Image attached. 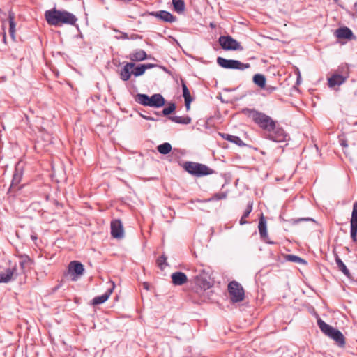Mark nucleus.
<instances>
[{
    "label": "nucleus",
    "instance_id": "nucleus-22",
    "mask_svg": "<svg viewBox=\"0 0 357 357\" xmlns=\"http://www.w3.org/2000/svg\"><path fill=\"white\" fill-rule=\"evenodd\" d=\"M9 30L8 33L13 41L15 40L16 24L15 22V17L13 14H10L8 17Z\"/></svg>",
    "mask_w": 357,
    "mask_h": 357
},
{
    "label": "nucleus",
    "instance_id": "nucleus-4",
    "mask_svg": "<svg viewBox=\"0 0 357 357\" xmlns=\"http://www.w3.org/2000/svg\"><path fill=\"white\" fill-rule=\"evenodd\" d=\"M135 100L144 105L152 107H161L165 105V99L162 95L156 93L149 97L146 94L139 93L136 96Z\"/></svg>",
    "mask_w": 357,
    "mask_h": 357
},
{
    "label": "nucleus",
    "instance_id": "nucleus-14",
    "mask_svg": "<svg viewBox=\"0 0 357 357\" xmlns=\"http://www.w3.org/2000/svg\"><path fill=\"white\" fill-rule=\"evenodd\" d=\"M111 234L115 238H121L123 237V227L120 220H115L111 222Z\"/></svg>",
    "mask_w": 357,
    "mask_h": 357
},
{
    "label": "nucleus",
    "instance_id": "nucleus-31",
    "mask_svg": "<svg viewBox=\"0 0 357 357\" xmlns=\"http://www.w3.org/2000/svg\"><path fill=\"white\" fill-rule=\"evenodd\" d=\"M174 122L182 124H188L191 121V119L189 116H173L170 118Z\"/></svg>",
    "mask_w": 357,
    "mask_h": 357
},
{
    "label": "nucleus",
    "instance_id": "nucleus-43",
    "mask_svg": "<svg viewBox=\"0 0 357 357\" xmlns=\"http://www.w3.org/2000/svg\"><path fill=\"white\" fill-rule=\"evenodd\" d=\"M16 178H17V175H15L14 178H13V181H12V185H13V183L16 180Z\"/></svg>",
    "mask_w": 357,
    "mask_h": 357
},
{
    "label": "nucleus",
    "instance_id": "nucleus-16",
    "mask_svg": "<svg viewBox=\"0 0 357 357\" xmlns=\"http://www.w3.org/2000/svg\"><path fill=\"white\" fill-rule=\"evenodd\" d=\"M258 228H259V232L261 238H263L264 241H266V242L268 243H270V244L273 243L271 241H268L266 240L268 238L266 220L265 217L263 215H261L259 218Z\"/></svg>",
    "mask_w": 357,
    "mask_h": 357
},
{
    "label": "nucleus",
    "instance_id": "nucleus-40",
    "mask_svg": "<svg viewBox=\"0 0 357 357\" xmlns=\"http://www.w3.org/2000/svg\"><path fill=\"white\" fill-rule=\"evenodd\" d=\"M142 116L144 119H147V120H152V121H155V119H153V117L149 116L142 115Z\"/></svg>",
    "mask_w": 357,
    "mask_h": 357
},
{
    "label": "nucleus",
    "instance_id": "nucleus-10",
    "mask_svg": "<svg viewBox=\"0 0 357 357\" xmlns=\"http://www.w3.org/2000/svg\"><path fill=\"white\" fill-rule=\"evenodd\" d=\"M84 271V266L79 261H73L68 265V272L73 275L72 280L74 281L83 274Z\"/></svg>",
    "mask_w": 357,
    "mask_h": 357
},
{
    "label": "nucleus",
    "instance_id": "nucleus-34",
    "mask_svg": "<svg viewBox=\"0 0 357 357\" xmlns=\"http://www.w3.org/2000/svg\"><path fill=\"white\" fill-rule=\"evenodd\" d=\"M252 211V206L251 205H248L245 211L244 212V214L243 215V216L241 217V220H240V224L241 225H244L247 222L245 220V218L247 217H248V215H250V212Z\"/></svg>",
    "mask_w": 357,
    "mask_h": 357
},
{
    "label": "nucleus",
    "instance_id": "nucleus-5",
    "mask_svg": "<svg viewBox=\"0 0 357 357\" xmlns=\"http://www.w3.org/2000/svg\"><path fill=\"white\" fill-rule=\"evenodd\" d=\"M265 137L275 142H283L287 140L288 135L275 121L274 126L265 132Z\"/></svg>",
    "mask_w": 357,
    "mask_h": 357
},
{
    "label": "nucleus",
    "instance_id": "nucleus-33",
    "mask_svg": "<svg viewBox=\"0 0 357 357\" xmlns=\"http://www.w3.org/2000/svg\"><path fill=\"white\" fill-rule=\"evenodd\" d=\"M167 257H165L164 255L158 258L157 262L161 270L165 269V268L167 266Z\"/></svg>",
    "mask_w": 357,
    "mask_h": 357
},
{
    "label": "nucleus",
    "instance_id": "nucleus-26",
    "mask_svg": "<svg viewBox=\"0 0 357 357\" xmlns=\"http://www.w3.org/2000/svg\"><path fill=\"white\" fill-rule=\"evenodd\" d=\"M221 136L223 139L231 142L232 143H234L238 145H241L243 144L242 140L237 136L231 135L229 134L223 133L221 134Z\"/></svg>",
    "mask_w": 357,
    "mask_h": 357
},
{
    "label": "nucleus",
    "instance_id": "nucleus-3",
    "mask_svg": "<svg viewBox=\"0 0 357 357\" xmlns=\"http://www.w3.org/2000/svg\"><path fill=\"white\" fill-rule=\"evenodd\" d=\"M317 325L323 333L333 339L340 346H344L345 344L343 334L337 329L332 327L325 323L322 319H318Z\"/></svg>",
    "mask_w": 357,
    "mask_h": 357
},
{
    "label": "nucleus",
    "instance_id": "nucleus-36",
    "mask_svg": "<svg viewBox=\"0 0 357 357\" xmlns=\"http://www.w3.org/2000/svg\"><path fill=\"white\" fill-rule=\"evenodd\" d=\"M175 105L174 103H171L168 105L167 107H165L163 110H162V114L165 115V116H167V115H169L171 113H172L174 110H175Z\"/></svg>",
    "mask_w": 357,
    "mask_h": 357
},
{
    "label": "nucleus",
    "instance_id": "nucleus-42",
    "mask_svg": "<svg viewBox=\"0 0 357 357\" xmlns=\"http://www.w3.org/2000/svg\"><path fill=\"white\" fill-rule=\"evenodd\" d=\"M143 286H144V287L146 290H149V284H148L147 282H144V283L143 284Z\"/></svg>",
    "mask_w": 357,
    "mask_h": 357
},
{
    "label": "nucleus",
    "instance_id": "nucleus-41",
    "mask_svg": "<svg viewBox=\"0 0 357 357\" xmlns=\"http://www.w3.org/2000/svg\"><path fill=\"white\" fill-rule=\"evenodd\" d=\"M340 144L344 147H347L348 146L345 140L341 141Z\"/></svg>",
    "mask_w": 357,
    "mask_h": 357
},
{
    "label": "nucleus",
    "instance_id": "nucleus-39",
    "mask_svg": "<svg viewBox=\"0 0 357 357\" xmlns=\"http://www.w3.org/2000/svg\"><path fill=\"white\" fill-rule=\"evenodd\" d=\"M301 220H312V219H310V218L296 219V220H294V222L297 223Z\"/></svg>",
    "mask_w": 357,
    "mask_h": 357
},
{
    "label": "nucleus",
    "instance_id": "nucleus-8",
    "mask_svg": "<svg viewBox=\"0 0 357 357\" xmlns=\"http://www.w3.org/2000/svg\"><path fill=\"white\" fill-rule=\"evenodd\" d=\"M217 63L222 68L227 69L243 70L246 68H249L250 66L249 63H243L237 60L226 59L222 57H218L217 59Z\"/></svg>",
    "mask_w": 357,
    "mask_h": 357
},
{
    "label": "nucleus",
    "instance_id": "nucleus-9",
    "mask_svg": "<svg viewBox=\"0 0 357 357\" xmlns=\"http://www.w3.org/2000/svg\"><path fill=\"white\" fill-rule=\"evenodd\" d=\"M218 42L225 50H243L241 43L230 36H222L219 38Z\"/></svg>",
    "mask_w": 357,
    "mask_h": 357
},
{
    "label": "nucleus",
    "instance_id": "nucleus-29",
    "mask_svg": "<svg viewBox=\"0 0 357 357\" xmlns=\"http://www.w3.org/2000/svg\"><path fill=\"white\" fill-rule=\"evenodd\" d=\"M253 82L261 88H264L266 85V78L261 74L255 75L253 77Z\"/></svg>",
    "mask_w": 357,
    "mask_h": 357
},
{
    "label": "nucleus",
    "instance_id": "nucleus-17",
    "mask_svg": "<svg viewBox=\"0 0 357 357\" xmlns=\"http://www.w3.org/2000/svg\"><path fill=\"white\" fill-rule=\"evenodd\" d=\"M135 63L132 62H128L126 63L123 69L120 72V78L123 81H128L132 74L131 69H132L135 67Z\"/></svg>",
    "mask_w": 357,
    "mask_h": 357
},
{
    "label": "nucleus",
    "instance_id": "nucleus-6",
    "mask_svg": "<svg viewBox=\"0 0 357 357\" xmlns=\"http://www.w3.org/2000/svg\"><path fill=\"white\" fill-rule=\"evenodd\" d=\"M185 169L190 174L197 176L208 175L213 173V170L206 165L192 162H186Z\"/></svg>",
    "mask_w": 357,
    "mask_h": 357
},
{
    "label": "nucleus",
    "instance_id": "nucleus-20",
    "mask_svg": "<svg viewBox=\"0 0 357 357\" xmlns=\"http://www.w3.org/2000/svg\"><path fill=\"white\" fill-rule=\"evenodd\" d=\"M155 66L154 64L148 63V64H141L137 66V67H134L133 70H132V74L135 77H139L142 75L146 70L152 68Z\"/></svg>",
    "mask_w": 357,
    "mask_h": 357
},
{
    "label": "nucleus",
    "instance_id": "nucleus-32",
    "mask_svg": "<svg viewBox=\"0 0 357 357\" xmlns=\"http://www.w3.org/2000/svg\"><path fill=\"white\" fill-rule=\"evenodd\" d=\"M286 259L288 261H291V262L306 264V261L303 259H302L296 255H288L286 256Z\"/></svg>",
    "mask_w": 357,
    "mask_h": 357
},
{
    "label": "nucleus",
    "instance_id": "nucleus-30",
    "mask_svg": "<svg viewBox=\"0 0 357 357\" xmlns=\"http://www.w3.org/2000/svg\"><path fill=\"white\" fill-rule=\"evenodd\" d=\"M157 149L159 153L165 155L171 151L172 146L169 143L165 142L159 145Z\"/></svg>",
    "mask_w": 357,
    "mask_h": 357
},
{
    "label": "nucleus",
    "instance_id": "nucleus-28",
    "mask_svg": "<svg viewBox=\"0 0 357 357\" xmlns=\"http://www.w3.org/2000/svg\"><path fill=\"white\" fill-rule=\"evenodd\" d=\"M172 4L178 13H182L185 10V3L183 0H172Z\"/></svg>",
    "mask_w": 357,
    "mask_h": 357
},
{
    "label": "nucleus",
    "instance_id": "nucleus-21",
    "mask_svg": "<svg viewBox=\"0 0 357 357\" xmlns=\"http://www.w3.org/2000/svg\"><path fill=\"white\" fill-rule=\"evenodd\" d=\"M152 15L162 20L165 22H174L176 19L173 15L165 10H161L155 13H153Z\"/></svg>",
    "mask_w": 357,
    "mask_h": 357
},
{
    "label": "nucleus",
    "instance_id": "nucleus-46",
    "mask_svg": "<svg viewBox=\"0 0 357 357\" xmlns=\"http://www.w3.org/2000/svg\"><path fill=\"white\" fill-rule=\"evenodd\" d=\"M123 38H128V36L125 34V36H123Z\"/></svg>",
    "mask_w": 357,
    "mask_h": 357
},
{
    "label": "nucleus",
    "instance_id": "nucleus-15",
    "mask_svg": "<svg viewBox=\"0 0 357 357\" xmlns=\"http://www.w3.org/2000/svg\"><path fill=\"white\" fill-rule=\"evenodd\" d=\"M348 78V73H347L345 75H342L339 74H334L331 77L328 79V84L329 87H334L335 86H340Z\"/></svg>",
    "mask_w": 357,
    "mask_h": 357
},
{
    "label": "nucleus",
    "instance_id": "nucleus-37",
    "mask_svg": "<svg viewBox=\"0 0 357 357\" xmlns=\"http://www.w3.org/2000/svg\"><path fill=\"white\" fill-rule=\"evenodd\" d=\"M196 283L199 285H202L204 289H208L210 287V283L207 280H203L202 283L199 282L200 279L199 276H196Z\"/></svg>",
    "mask_w": 357,
    "mask_h": 357
},
{
    "label": "nucleus",
    "instance_id": "nucleus-12",
    "mask_svg": "<svg viewBox=\"0 0 357 357\" xmlns=\"http://www.w3.org/2000/svg\"><path fill=\"white\" fill-rule=\"evenodd\" d=\"M18 275L16 266L0 272V283H8Z\"/></svg>",
    "mask_w": 357,
    "mask_h": 357
},
{
    "label": "nucleus",
    "instance_id": "nucleus-35",
    "mask_svg": "<svg viewBox=\"0 0 357 357\" xmlns=\"http://www.w3.org/2000/svg\"><path fill=\"white\" fill-rule=\"evenodd\" d=\"M227 197V195L225 192H221L215 194L211 198L208 199V201H213V200H220L225 199Z\"/></svg>",
    "mask_w": 357,
    "mask_h": 357
},
{
    "label": "nucleus",
    "instance_id": "nucleus-38",
    "mask_svg": "<svg viewBox=\"0 0 357 357\" xmlns=\"http://www.w3.org/2000/svg\"><path fill=\"white\" fill-rule=\"evenodd\" d=\"M2 37H3V41L5 44L7 43L6 42V32H5V29H4V24H3V32H2Z\"/></svg>",
    "mask_w": 357,
    "mask_h": 357
},
{
    "label": "nucleus",
    "instance_id": "nucleus-1",
    "mask_svg": "<svg viewBox=\"0 0 357 357\" xmlns=\"http://www.w3.org/2000/svg\"><path fill=\"white\" fill-rule=\"evenodd\" d=\"M45 17L48 24L55 26H60L62 24L74 25L77 20L73 14L64 10L56 8L46 10Z\"/></svg>",
    "mask_w": 357,
    "mask_h": 357
},
{
    "label": "nucleus",
    "instance_id": "nucleus-24",
    "mask_svg": "<svg viewBox=\"0 0 357 357\" xmlns=\"http://www.w3.org/2000/svg\"><path fill=\"white\" fill-rule=\"evenodd\" d=\"M352 31L347 27L340 28L335 31V36L338 38L349 39L352 36Z\"/></svg>",
    "mask_w": 357,
    "mask_h": 357
},
{
    "label": "nucleus",
    "instance_id": "nucleus-27",
    "mask_svg": "<svg viewBox=\"0 0 357 357\" xmlns=\"http://www.w3.org/2000/svg\"><path fill=\"white\" fill-rule=\"evenodd\" d=\"M335 262L337 264L338 269L341 271L345 275L349 277L350 275L349 269L347 268L345 264L337 255L335 257Z\"/></svg>",
    "mask_w": 357,
    "mask_h": 357
},
{
    "label": "nucleus",
    "instance_id": "nucleus-23",
    "mask_svg": "<svg viewBox=\"0 0 357 357\" xmlns=\"http://www.w3.org/2000/svg\"><path fill=\"white\" fill-rule=\"evenodd\" d=\"M31 264V259L26 256H20L19 259V264L20 266V272L18 273L19 274L24 273L25 272V270L26 268H28Z\"/></svg>",
    "mask_w": 357,
    "mask_h": 357
},
{
    "label": "nucleus",
    "instance_id": "nucleus-45",
    "mask_svg": "<svg viewBox=\"0 0 357 357\" xmlns=\"http://www.w3.org/2000/svg\"><path fill=\"white\" fill-rule=\"evenodd\" d=\"M123 38H128V36L125 34V36H123Z\"/></svg>",
    "mask_w": 357,
    "mask_h": 357
},
{
    "label": "nucleus",
    "instance_id": "nucleus-18",
    "mask_svg": "<svg viewBox=\"0 0 357 357\" xmlns=\"http://www.w3.org/2000/svg\"><path fill=\"white\" fill-rule=\"evenodd\" d=\"M128 58L134 62L142 61L147 58V54L145 51L142 50H136L131 52Z\"/></svg>",
    "mask_w": 357,
    "mask_h": 357
},
{
    "label": "nucleus",
    "instance_id": "nucleus-44",
    "mask_svg": "<svg viewBox=\"0 0 357 357\" xmlns=\"http://www.w3.org/2000/svg\"><path fill=\"white\" fill-rule=\"evenodd\" d=\"M31 238H32L33 240H36L37 238H36V236H35L32 235V236H31Z\"/></svg>",
    "mask_w": 357,
    "mask_h": 357
},
{
    "label": "nucleus",
    "instance_id": "nucleus-25",
    "mask_svg": "<svg viewBox=\"0 0 357 357\" xmlns=\"http://www.w3.org/2000/svg\"><path fill=\"white\" fill-rule=\"evenodd\" d=\"M182 89H183V96L185 99V107H186L187 110H189L190 102H192V100L191 98L190 91H189L188 89L187 88V86L184 83L182 84Z\"/></svg>",
    "mask_w": 357,
    "mask_h": 357
},
{
    "label": "nucleus",
    "instance_id": "nucleus-11",
    "mask_svg": "<svg viewBox=\"0 0 357 357\" xmlns=\"http://www.w3.org/2000/svg\"><path fill=\"white\" fill-rule=\"evenodd\" d=\"M107 290L105 294H103L101 296H96L93 299V305H100L108 300V298H109L110 295L112 294L115 288V284L113 281L109 280L107 282Z\"/></svg>",
    "mask_w": 357,
    "mask_h": 357
},
{
    "label": "nucleus",
    "instance_id": "nucleus-7",
    "mask_svg": "<svg viewBox=\"0 0 357 357\" xmlns=\"http://www.w3.org/2000/svg\"><path fill=\"white\" fill-rule=\"evenodd\" d=\"M228 292L233 303L241 302L244 299V289L236 281L229 283Z\"/></svg>",
    "mask_w": 357,
    "mask_h": 357
},
{
    "label": "nucleus",
    "instance_id": "nucleus-2",
    "mask_svg": "<svg viewBox=\"0 0 357 357\" xmlns=\"http://www.w3.org/2000/svg\"><path fill=\"white\" fill-rule=\"evenodd\" d=\"M248 118L251 119L257 125L263 129L265 132L274 126L275 121L266 114L255 109H244L242 110Z\"/></svg>",
    "mask_w": 357,
    "mask_h": 357
},
{
    "label": "nucleus",
    "instance_id": "nucleus-19",
    "mask_svg": "<svg viewBox=\"0 0 357 357\" xmlns=\"http://www.w3.org/2000/svg\"><path fill=\"white\" fill-rule=\"evenodd\" d=\"M172 283L174 285H182L188 281L186 275L183 272H175L171 275Z\"/></svg>",
    "mask_w": 357,
    "mask_h": 357
},
{
    "label": "nucleus",
    "instance_id": "nucleus-13",
    "mask_svg": "<svg viewBox=\"0 0 357 357\" xmlns=\"http://www.w3.org/2000/svg\"><path fill=\"white\" fill-rule=\"evenodd\" d=\"M351 224V238L354 241L357 240V202H354L353 205V210L351 214V218L350 221Z\"/></svg>",
    "mask_w": 357,
    "mask_h": 357
}]
</instances>
